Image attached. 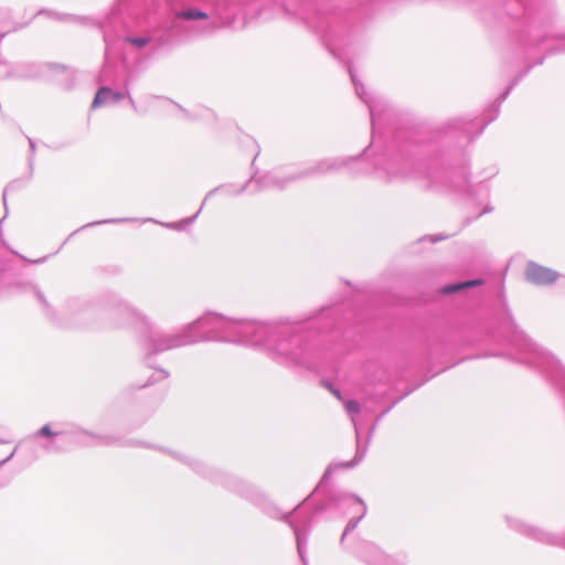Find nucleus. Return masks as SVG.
I'll use <instances>...</instances> for the list:
<instances>
[{
    "instance_id": "16",
    "label": "nucleus",
    "mask_w": 565,
    "mask_h": 565,
    "mask_svg": "<svg viewBox=\"0 0 565 565\" xmlns=\"http://www.w3.org/2000/svg\"><path fill=\"white\" fill-rule=\"evenodd\" d=\"M125 41L136 49L140 50L151 43H156V47L164 46L170 43L169 34H160L159 30L152 31L151 35H128Z\"/></svg>"
},
{
    "instance_id": "22",
    "label": "nucleus",
    "mask_w": 565,
    "mask_h": 565,
    "mask_svg": "<svg viewBox=\"0 0 565 565\" xmlns=\"http://www.w3.org/2000/svg\"><path fill=\"white\" fill-rule=\"evenodd\" d=\"M482 280L481 279H472V280H467V281H463V282H458V284H451V285H446L441 288V292L444 295H450V294H454L458 290H462V289H467V288H470V287H476V286H480L482 285Z\"/></svg>"
},
{
    "instance_id": "39",
    "label": "nucleus",
    "mask_w": 565,
    "mask_h": 565,
    "mask_svg": "<svg viewBox=\"0 0 565 565\" xmlns=\"http://www.w3.org/2000/svg\"><path fill=\"white\" fill-rule=\"evenodd\" d=\"M491 211H492V209H491V207H489V209H484L483 213H488V212H491Z\"/></svg>"
},
{
    "instance_id": "2",
    "label": "nucleus",
    "mask_w": 565,
    "mask_h": 565,
    "mask_svg": "<svg viewBox=\"0 0 565 565\" xmlns=\"http://www.w3.org/2000/svg\"><path fill=\"white\" fill-rule=\"evenodd\" d=\"M277 9L291 21H299L310 29L323 45L337 55L339 43L348 33L343 10L335 7L317 9L312 0H278Z\"/></svg>"
},
{
    "instance_id": "11",
    "label": "nucleus",
    "mask_w": 565,
    "mask_h": 565,
    "mask_svg": "<svg viewBox=\"0 0 565 565\" xmlns=\"http://www.w3.org/2000/svg\"><path fill=\"white\" fill-rule=\"evenodd\" d=\"M170 455L177 460L188 465L199 475H202L205 478H210L214 482L223 483L225 487L231 488L233 490H237L236 480L230 476H224L223 473L206 467L203 462L198 459L191 458L189 456H184L179 452L171 451Z\"/></svg>"
},
{
    "instance_id": "33",
    "label": "nucleus",
    "mask_w": 565,
    "mask_h": 565,
    "mask_svg": "<svg viewBox=\"0 0 565 565\" xmlns=\"http://www.w3.org/2000/svg\"><path fill=\"white\" fill-rule=\"evenodd\" d=\"M29 143H30V150L33 154L35 152V143L32 139H29Z\"/></svg>"
},
{
    "instance_id": "32",
    "label": "nucleus",
    "mask_w": 565,
    "mask_h": 565,
    "mask_svg": "<svg viewBox=\"0 0 565 565\" xmlns=\"http://www.w3.org/2000/svg\"><path fill=\"white\" fill-rule=\"evenodd\" d=\"M10 31L9 28L4 26V25H0V36L4 35L6 33H8Z\"/></svg>"
},
{
    "instance_id": "10",
    "label": "nucleus",
    "mask_w": 565,
    "mask_h": 565,
    "mask_svg": "<svg viewBox=\"0 0 565 565\" xmlns=\"http://www.w3.org/2000/svg\"><path fill=\"white\" fill-rule=\"evenodd\" d=\"M505 522H507L508 526L510 529H512L513 531H515L526 537L535 540L537 542L551 544V545H562L563 544L564 540L562 537L554 535L552 533H548L542 529L526 524L518 518L507 515Z\"/></svg>"
},
{
    "instance_id": "9",
    "label": "nucleus",
    "mask_w": 565,
    "mask_h": 565,
    "mask_svg": "<svg viewBox=\"0 0 565 565\" xmlns=\"http://www.w3.org/2000/svg\"><path fill=\"white\" fill-rule=\"evenodd\" d=\"M88 436L98 440L99 444L110 446L116 444V438L110 436L96 435L74 423L46 424L35 431V437H58L70 443L81 444L82 437Z\"/></svg>"
},
{
    "instance_id": "8",
    "label": "nucleus",
    "mask_w": 565,
    "mask_h": 565,
    "mask_svg": "<svg viewBox=\"0 0 565 565\" xmlns=\"http://www.w3.org/2000/svg\"><path fill=\"white\" fill-rule=\"evenodd\" d=\"M331 507H334L343 514L353 513L356 515L350 519L344 529L340 540V543L343 544L347 535L354 531L360 521L365 516L367 511L366 504L355 494L349 492H338L331 498L327 505L319 507L318 511H324Z\"/></svg>"
},
{
    "instance_id": "13",
    "label": "nucleus",
    "mask_w": 565,
    "mask_h": 565,
    "mask_svg": "<svg viewBox=\"0 0 565 565\" xmlns=\"http://www.w3.org/2000/svg\"><path fill=\"white\" fill-rule=\"evenodd\" d=\"M524 275L529 282L537 286L552 285L559 277V274L556 270L539 265L535 262H529L526 264Z\"/></svg>"
},
{
    "instance_id": "34",
    "label": "nucleus",
    "mask_w": 565,
    "mask_h": 565,
    "mask_svg": "<svg viewBox=\"0 0 565 565\" xmlns=\"http://www.w3.org/2000/svg\"><path fill=\"white\" fill-rule=\"evenodd\" d=\"M444 238H445V237H443V236H431V237H430V241L435 243V242H439V241H441V239H444Z\"/></svg>"
},
{
    "instance_id": "19",
    "label": "nucleus",
    "mask_w": 565,
    "mask_h": 565,
    "mask_svg": "<svg viewBox=\"0 0 565 565\" xmlns=\"http://www.w3.org/2000/svg\"><path fill=\"white\" fill-rule=\"evenodd\" d=\"M365 452H366V448H364V449L358 448L356 449V455H355V457H354V459L352 461L329 465L327 470L324 471L321 480H320L319 486L316 487V490H319V487H321L324 482H327V480L331 477L333 470L339 469V468H352V467H354L355 465H358L363 459V457L365 456Z\"/></svg>"
},
{
    "instance_id": "38",
    "label": "nucleus",
    "mask_w": 565,
    "mask_h": 565,
    "mask_svg": "<svg viewBox=\"0 0 565 565\" xmlns=\"http://www.w3.org/2000/svg\"><path fill=\"white\" fill-rule=\"evenodd\" d=\"M29 163H30V168L32 169V167H33V157L30 158Z\"/></svg>"
},
{
    "instance_id": "28",
    "label": "nucleus",
    "mask_w": 565,
    "mask_h": 565,
    "mask_svg": "<svg viewBox=\"0 0 565 565\" xmlns=\"http://www.w3.org/2000/svg\"><path fill=\"white\" fill-rule=\"evenodd\" d=\"M323 384L339 401L343 402V397L339 388L329 382H324Z\"/></svg>"
},
{
    "instance_id": "31",
    "label": "nucleus",
    "mask_w": 565,
    "mask_h": 565,
    "mask_svg": "<svg viewBox=\"0 0 565 565\" xmlns=\"http://www.w3.org/2000/svg\"><path fill=\"white\" fill-rule=\"evenodd\" d=\"M104 41H105V45H106V55H107L108 51H109V46H110V39L108 38V35L106 33L104 34Z\"/></svg>"
},
{
    "instance_id": "24",
    "label": "nucleus",
    "mask_w": 565,
    "mask_h": 565,
    "mask_svg": "<svg viewBox=\"0 0 565 565\" xmlns=\"http://www.w3.org/2000/svg\"><path fill=\"white\" fill-rule=\"evenodd\" d=\"M132 221H136V218H131V217L107 218V220L90 222V223L84 225L82 228L92 227V226H96V225H100V224H117V223H126V222H132Z\"/></svg>"
},
{
    "instance_id": "12",
    "label": "nucleus",
    "mask_w": 565,
    "mask_h": 565,
    "mask_svg": "<svg viewBox=\"0 0 565 565\" xmlns=\"http://www.w3.org/2000/svg\"><path fill=\"white\" fill-rule=\"evenodd\" d=\"M287 523L291 526L294 534L296 536L297 550L301 562L303 565H307V559L305 556V544L307 541L308 532L311 526V516L302 515L301 505H298L295 509V516L290 518L286 516Z\"/></svg>"
},
{
    "instance_id": "35",
    "label": "nucleus",
    "mask_w": 565,
    "mask_h": 565,
    "mask_svg": "<svg viewBox=\"0 0 565 565\" xmlns=\"http://www.w3.org/2000/svg\"><path fill=\"white\" fill-rule=\"evenodd\" d=\"M553 38L557 39V40L565 39V34L564 33H556V34L553 35Z\"/></svg>"
},
{
    "instance_id": "20",
    "label": "nucleus",
    "mask_w": 565,
    "mask_h": 565,
    "mask_svg": "<svg viewBox=\"0 0 565 565\" xmlns=\"http://www.w3.org/2000/svg\"><path fill=\"white\" fill-rule=\"evenodd\" d=\"M218 190H221V188H215V189L211 190V191L206 194V196H205V199H204V201H203V203H202V205H201L200 210H199L194 215H192V216H190V217H186V218H183V220H181V221H179V222L166 223V224H162V225H163V226H166V227H168V228H171V230H178V231H181V230H183V228H184V226H185V225L192 224V223L196 220V217L199 216V214H200V212L202 211L203 205L205 204V202H206V201H207L212 195H214Z\"/></svg>"
},
{
    "instance_id": "30",
    "label": "nucleus",
    "mask_w": 565,
    "mask_h": 565,
    "mask_svg": "<svg viewBox=\"0 0 565 565\" xmlns=\"http://www.w3.org/2000/svg\"><path fill=\"white\" fill-rule=\"evenodd\" d=\"M15 452H17V447L10 454H7V457L0 461V468L2 466H4L8 461H10L14 457Z\"/></svg>"
},
{
    "instance_id": "4",
    "label": "nucleus",
    "mask_w": 565,
    "mask_h": 565,
    "mask_svg": "<svg viewBox=\"0 0 565 565\" xmlns=\"http://www.w3.org/2000/svg\"><path fill=\"white\" fill-rule=\"evenodd\" d=\"M386 179L390 181L418 179L426 190L443 192L457 190L468 183L466 174L455 175L454 171L440 166L436 161L413 162L392 159L385 167Z\"/></svg>"
},
{
    "instance_id": "25",
    "label": "nucleus",
    "mask_w": 565,
    "mask_h": 565,
    "mask_svg": "<svg viewBox=\"0 0 565 565\" xmlns=\"http://www.w3.org/2000/svg\"><path fill=\"white\" fill-rule=\"evenodd\" d=\"M168 377H169V372L166 371V370L160 369V370L154 371V373L150 377L149 383L143 384L141 386L145 387V386H147L149 384H152L154 382H159V381L166 380Z\"/></svg>"
},
{
    "instance_id": "29",
    "label": "nucleus",
    "mask_w": 565,
    "mask_h": 565,
    "mask_svg": "<svg viewBox=\"0 0 565 565\" xmlns=\"http://www.w3.org/2000/svg\"><path fill=\"white\" fill-rule=\"evenodd\" d=\"M108 70H109V64L108 62L106 61L105 64H104V67L100 72V75H99V78H98V82L99 83H103V82H106L107 81V73H108Z\"/></svg>"
},
{
    "instance_id": "14",
    "label": "nucleus",
    "mask_w": 565,
    "mask_h": 565,
    "mask_svg": "<svg viewBox=\"0 0 565 565\" xmlns=\"http://www.w3.org/2000/svg\"><path fill=\"white\" fill-rule=\"evenodd\" d=\"M127 97L129 99V105L132 110L137 114L140 113L138 106L136 105L134 98L130 95V92L127 89L126 93L117 92L107 86H102L92 103V108H99L106 105L116 104L120 102L122 98Z\"/></svg>"
},
{
    "instance_id": "15",
    "label": "nucleus",
    "mask_w": 565,
    "mask_h": 565,
    "mask_svg": "<svg viewBox=\"0 0 565 565\" xmlns=\"http://www.w3.org/2000/svg\"><path fill=\"white\" fill-rule=\"evenodd\" d=\"M349 73H350L352 83L354 85L356 95L369 107V111H370V116H371V122H372V128L374 130L375 126H376V121L380 120V117H381V114H382V110H383L382 109V103L377 98L367 97V95H366V93L364 90V85L362 83L358 82L356 76H355V74L353 73V71L351 68L349 70Z\"/></svg>"
},
{
    "instance_id": "21",
    "label": "nucleus",
    "mask_w": 565,
    "mask_h": 565,
    "mask_svg": "<svg viewBox=\"0 0 565 565\" xmlns=\"http://www.w3.org/2000/svg\"><path fill=\"white\" fill-rule=\"evenodd\" d=\"M475 120H465L461 118L452 119L448 122V128L451 130H460L467 140H471V126Z\"/></svg>"
},
{
    "instance_id": "18",
    "label": "nucleus",
    "mask_w": 565,
    "mask_h": 565,
    "mask_svg": "<svg viewBox=\"0 0 565 565\" xmlns=\"http://www.w3.org/2000/svg\"><path fill=\"white\" fill-rule=\"evenodd\" d=\"M28 441L36 445L43 452L55 454L65 450L58 437H35V431L26 437Z\"/></svg>"
},
{
    "instance_id": "6",
    "label": "nucleus",
    "mask_w": 565,
    "mask_h": 565,
    "mask_svg": "<svg viewBox=\"0 0 565 565\" xmlns=\"http://www.w3.org/2000/svg\"><path fill=\"white\" fill-rule=\"evenodd\" d=\"M509 358L540 371L565 397V367L554 355L540 348L523 332L515 331L513 334Z\"/></svg>"
},
{
    "instance_id": "7",
    "label": "nucleus",
    "mask_w": 565,
    "mask_h": 565,
    "mask_svg": "<svg viewBox=\"0 0 565 565\" xmlns=\"http://www.w3.org/2000/svg\"><path fill=\"white\" fill-rule=\"evenodd\" d=\"M354 160V158H328L322 159L316 162L315 164L309 166L306 169L296 171V172H282L281 170H274L265 175L259 178V183L262 188H276L284 189L289 182L311 177V175H321L334 172L339 170L341 167L347 166L350 161Z\"/></svg>"
},
{
    "instance_id": "26",
    "label": "nucleus",
    "mask_w": 565,
    "mask_h": 565,
    "mask_svg": "<svg viewBox=\"0 0 565 565\" xmlns=\"http://www.w3.org/2000/svg\"><path fill=\"white\" fill-rule=\"evenodd\" d=\"M34 297L38 299V301L43 306V309L49 312V303L44 297V295L35 287L32 286Z\"/></svg>"
},
{
    "instance_id": "40",
    "label": "nucleus",
    "mask_w": 565,
    "mask_h": 565,
    "mask_svg": "<svg viewBox=\"0 0 565 565\" xmlns=\"http://www.w3.org/2000/svg\"><path fill=\"white\" fill-rule=\"evenodd\" d=\"M7 443H8V440L0 438V444H7Z\"/></svg>"
},
{
    "instance_id": "17",
    "label": "nucleus",
    "mask_w": 565,
    "mask_h": 565,
    "mask_svg": "<svg viewBox=\"0 0 565 565\" xmlns=\"http://www.w3.org/2000/svg\"><path fill=\"white\" fill-rule=\"evenodd\" d=\"M275 0H245L244 6L246 14L250 18L265 17L266 19L275 15L274 8Z\"/></svg>"
},
{
    "instance_id": "36",
    "label": "nucleus",
    "mask_w": 565,
    "mask_h": 565,
    "mask_svg": "<svg viewBox=\"0 0 565 565\" xmlns=\"http://www.w3.org/2000/svg\"><path fill=\"white\" fill-rule=\"evenodd\" d=\"M10 186H11V185H9V186L4 190V192H3V202H4V204L7 203V190H8Z\"/></svg>"
},
{
    "instance_id": "1",
    "label": "nucleus",
    "mask_w": 565,
    "mask_h": 565,
    "mask_svg": "<svg viewBox=\"0 0 565 565\" xmlns=\"http://www.w3.org/2000/svg\"><path fill=\"white\" fill-rule=\"evenodd\" d=\"M301 320L231 318L207 312L188 323L198 342L218 341L255 347L285 366L315 367L316 350L301 332Z\"/></svg>"
},
{
    "instance_id": "5",
    "label": "nucleus",
    "mask_w": 565,
    "mask_h": 565,
    "mask_svg": "<svg viewBox=\"0 0 565 565\" xmlns=\"http://www.w3.org/2000/svg\"><path fill=\"white\" fill-rule=\"evenodd\" d=\"M108 315L114 320L115 327L131 324L147 328L150 334L146 340L145 347L151 354L194 344L198 339L190 332L188 324L175 333H160L153 331L148 318L141 311L125 301L118 302L110 309Z\"/></svg>"
},
{
    "instance_id": "27",
    "label": "nucleus",
    "mask_w": 565,
    "mask_h": 565,
    "mask_svg": "<svg viewBox=\"0 0 565 565\" xmlns=\"http://www.w3.org/2000/svg\"><path fill=\"white\" fill-rule=\"evenodd\" d=\"M520 77L515 78L511 84L510 86L498 97L497 102H498V106L509 96L511 89L513 88V86L518 83Z\"/></svg>"
},
{
    "instance_id": "23",
    "label": "nucleus",
    "mask_w": 565,
    "mask_h": 565,
    "mask_svg": "<svg viewBox=\"0 0 565 565\" xmlns=\"http://www.w3.org/2000/svg\"><path fill=\"white\" fill-rule=\"evenodd\" d=\"M343 404H344V407H345V411L347 413L350 415L351 417V420L353 423V426L355 428V433H356V438L359 439V431H358V427H356V423H355V419H354V416L358 415L361 411V406L360 404L354 401V399H349V401H344L343 399ZM358 448H360V446L358 445Z\"/></svg>"
},
{
    "instance_id": "37",
    "label": "nucleus",
    "mask_w": 565,
    "mask_h": 565,
    "mask_svg": "<svg viewBox=\"0 0 565 565\" xmlns=\"http://www.w3.org/2000/svg\"><path fill=\"white\" fill-rule=\"evenodd\" d=\"M246 185H247V184H245L244 186H242V188H241L236 193H237V194L242 193V192L245 190Z\"/></svg>"
},
{
    "instance_id": "3",
    "label": "nucleus",
    "mask_w": 565,
    "mask_h": 565,
    "mask_svg": "<svg viewBox=\"0 0 565 565\" xmlns=\"http://www.w3.org/2000/svg\"><path fill=\"white\" fill-rule=\"evenodd\" d=\"M235 8L234 0H203L199 6L183 3L174 10L167 32L185 40L211 35L231 22Z\"/></svg>"
}]
</instances>
